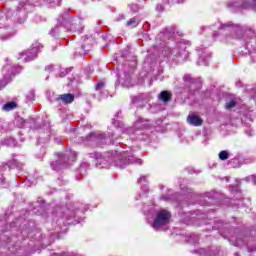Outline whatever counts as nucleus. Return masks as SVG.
Masks as SVG:
<instances>
[{
	"label": "nucleus",
	"mask_w": 256,
	"mask_h": 256,
	"mask_svg": "<svg viewBox=\"0 0 256 256\" xmlns=\"http://www.w3.org/2000/svg\"><path fill=\"white\" fill-rule=\"evenodd\" d=\"M17 107V103L15 102H8L6 104H4L3 106V111H13V109H16Z\"/></svg>",
	"instance_id": "obj_6"
},
{
	"label": "nucleus",
	"mask_w": 256,
	"mask_h": 256,
	"mask_svg": "<svg viewBox=\"0 0 256 256\" xmlns=\"http://www.w3.org/2000/svg\"><path fill=\"white\" fill-rule=\"evenodd\" d=\"M56 101H61L62 103H65L66 105H69V103H73V101H75V95H73V94H62L58 98H56Z\"/></svg>",
	"instance_id": "obj_4"
},
{
	"label": "nucleus",
	"mask_w": 256,
	"mask_h": 256,
	"mask_svg": "<svg viewBox=\"0 0 256 256\" xmlns=\"http://www.w3.org/2000/svg\"><path fill=\"white\" fill-rule=\"evenodd\" d=\"M218 157L221 161H227V159H229V152L227 150H223L218 154Z\"/></svg>",
	"instance_id": "obj_7"
},
{
	"label": "nucleus",
	"mask_w": 256,
	"mask_h": 256,
	"mask_svg": "<svg viewBox=\"0 0 256 256\" xmlns=\"http://www.w3.org/2000/svg\"><path fill=\"white\" fill-rule=\"evenodd\" d=\"M104 85H105V84H104L103 82H99V83L96 85L97 91H99V89H103Z\"/></svg>",
	"instance_id": "obj_10"
},
{
	"label": "nucleus",
	"mask_w": 256,
	"mask_h": 256,
	"mask_svg": "<svg viewBox=\"0 0 256 256\" xmlns=\"http://www.w3.org/2000/svg\"><path fill=\"white\" fill-rule=\"evenodd\" d=\"M187 122L189 125H193L194 127H201V125H203V120L201 117L195 114L188 115Z\"/></svg>",
	"instance_id": "obj_3"
},
{
	"label": "nucleus",
	"mask_w": 256,
	"mask_h": 256,
	"mask_svg": "<svg viewBox=\"0 0 256 256\" xmlns=\"http://www.w3.org/2000/svg\"><path fill=\"white\" fill-rule=\"evenodd\" d=\"M43 49V45L39 42H34L32 44L31 50H27L24 52L25 55H32L31 59H35L37 53H39V50Z\"/></svg>",
	"instance_id": "obj_2"
},
{
	"label": "nucleus",
	"mask_w": 256,
	"mask_h": 256,
	"mask_svg": "<svg viewBox=\"0 0 256 256\" xmlns=\"http://www.w3.org/2000/svg\"><path fill=\"white\" fill-rule=\"evenodd\" d=\"M157 11H163V6H157Z\"/></svg>",
	"instance_id": "obj_11"
},
{
	"label": "nucleus",
	"mask_w": 256,
	"mask_h": 256,
	"mask_svg": "<svg viewBox=\"0 0 256 256\" xmlns=\"http://www.w3.org/2000/svg\"><path fill=\"white\" fill-rule=\"evenodd\" d=\"M128 27H137V19L132 18L127 22Z\"/></svg>",
	"instance_id": "obj_8"
},
{
	"label": "nucleus",
	"mask_w": 256,
	"mask_h": 256,
	"mask_svg": "<svg viewBox=\"0 0 256 256\" xmlns=\"http://www.w3.org/2000/svg\"><path fill=\"white\" fill-rule=\"evenodd\" d=\"M235 105H237V102H235V100L227 102L226 103V109H233V107H235Z\"/></svg>",
	"instance_id": "obj_9"
},
{
	"label": "nucleus",
	"mask_w": 256,
	"mask_h": 256,
	"mask_svg": "<svg viewBox=\"0 0 256 256\" xmlns=\"http://www.w3.org/2000/svg\"><path fill=\"white\" fill-rule=\"evenodd\" d=\"M171 97H173V94L167 90L162 91L158 96L160 101H163V103H169V101H171Z\"/></svg>",
	"instance_id": "obj_5"
},
{
	"label": "nucleus",
	"mask_w": 256,
	"mask_h": 256,
	"mask_svg": "<svg viewBox=\"0 0 256 256\" xmlns=\"http://www.w3.org/2000/svg\"><path fill=\"white\" fill-rule=\"evenodd\" d=\"M170 219H171V212H169L167 210H160L157 213V217L154 220L152 227L154 229H159V227H163V225H167V223H169Z\"/></svg>",
	"instance_id": "obj_1"
}]
</instances>
